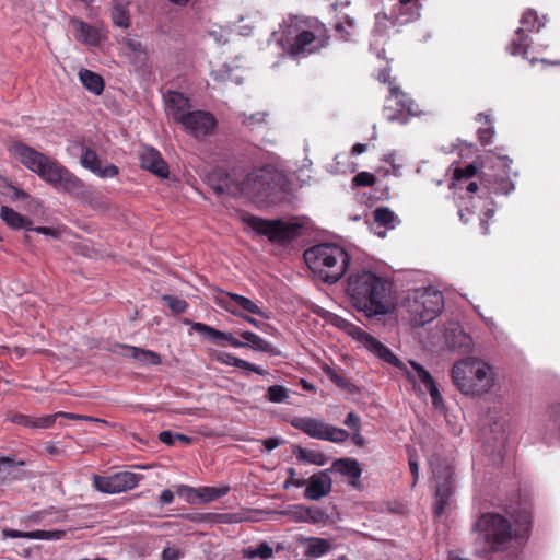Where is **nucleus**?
Returning <instances> with one entry per match:
<instances>
[{
    "label": "nucleus",
    "mask_w": 560,
    "mask_h": 560,
    "mask_svg": "<svg viewBox=\"0 0 560 560\" xmlns=\"http://www.w3.org/2000/svg\"><path fill=\"white\" fill-rule=\"evenodd\" d=\"M375 183V177L369 172H360L353 177V184L358 187H370Z\"/></svg>",
    "instance_id": "obj_50"
},
{
    "label": "nucleus",
    "mask_w": 560,
    "mask_h": 560,
    "mask_svg": "<svg viewBox=\"0 0 560 560\" xmlns=\"http://www.w3.org/2000/svg\"><path fill=\"white\" fill-rule=\"evenodd\" d=\"M341 159H346V154H337V155L335 156V164H331V165L329 166V171H330L331 173H339V172H340V168L338 167V164L340 163V160H341Z\"/></svg>",
    "instance_id": "obj_62"
},
{
    "label": "nucleus",
    "mask_w": 560,
    "mask_h": 560,
    "mask_svg": "<svg viewBox=\"0 0 560 560\" xmlns=\"http://www.w3.org/2000/svg\"><path fill=\"white\" fill-rule=\"evenodd\" d=\"M474 533L475 549L481 557L506 549L513 537L511 522L498 513L482 514L475 523Z\"/></svg>",
    "instance_id": "obj_8"
},
{
    "label": "nucleus",
    "mask_w": 560,
    "mask_h": 560,
    "mask_svg": "<svg viewBox=\"0 0 560 560\" xmlns=\"http://www.w3.org/2000/svg\"><path fill=\"white\" fill-rule=\"evenodd\" d=\"M343 423L347 427L352 428L354 431H360L361 429L360 418L353 411L348 413Z\"/></svg>",
    "instance_id": "obj_53"
},
{
    "label": "nucleus",
    "mask_w": 560,
    "mask_h": 560,
    "mask_svg": "<svg viewBox=\"0 0 560 560\" xmlns=\"http://www.w3.org/2000/svg\"><path fill=\"white\" fill-rule=\"evenodd\" d=\"M163 558L165 560H177L178 559L176 551L172 550V549H165L163 551Z\"/></svg>",
    "instance_id": "obj_64"
},
{
    "label": "nucleus",
    "mask_w": 560,
    "mask_h": 560,
    "mask_svg": "<svg viewBox=\"0 0 560 560\" xmlns=\"http://www.w3.org/2000/svg\"><path fill=\"white\" fill-rule=\"evenodd\" d=\"M182 127L196 139L210 135L217 127V119L206 110H191L180 122Z\"/></svg>",
    "instance_id": "obj_16"
},
{
    "label": "nucleus",
    "mask_w": 560,
    "mask_h": 560,
    "mask_svg": "<svg viewBox=\"0 0 560 560\" xmlns=\"http://www.w3.org/2000/svg\"><path fill=\"white\" fill-rule=\"evenodd\" d=\"M0 192L10 197L12 200H21L28 198V194L18 187L13 186L7 179L0 182Z\"/></svg>",
    "instance_id": "obj_42"
},
{
    "label": "nucleus",
    "mask_w": 560,
    "mask_h": 560,
    "mask_svg": "<svg viewBox=\"0 0 560 560\" xmlns=\"http://www.w3.org/2000/svg\"><path fill=\"white\" fill-rule=\"evenodd\" d=\"M163 300L166 302L167 306L176 314L184 313L188 306L185 300L177 296L164 295Z\"/></svg>",
    "instance_id": "obj_48"
},
{
    "label": "nucleus",
    "mask_w": 560,
    "mask_h": 560,
    "mask_svg": "<svg viewBox=\"0 0 560 560\" xmlns=\"http://www.w3.org/2000/svg\"><path fill=\"white\" fill-rule=\"evenodd\" d=\"M247 224L258 234L267 236L271 242H290L301 234L299 223L287 222L283 220H266L257 217H249Z\"/></svg>",
    "instance_id": "obj_11"
},
{
    "label": "nucleus",
    "mask_w": 560,
    "mask_h": 560,
    "mask_svg": "<svg viewBox=\"0 0 560 560\" xmlns=\"http://www.w3.org/2000/svg\"><path fill=\"white\" fill-rule=\"evenodd\" d=\"M336 32L340 34V37L345 40L352 38L355 32V21L352 18L345 16L343 21H340L335 26Z\"/></svg>",
    "instance_id": "obj_41"
},
{
    "label": "nucleus",
    "mask_w": 560,
    "mask_h": 560,
    "mask_svg": "<svg viewBox=\"0 0 560 560\" xmlns=\"http://www.w3.org/2000/svg\"><path fill=\"white\" fill-rule=\"evenodd\" d=\"M444 306V296L435 288H417L405 299V307L412 327H422L433 320Z\"/></svg>",
    "instance_id": "obj_9"
},
{
    "label": "nucleus",
    "mask_w": 560,
    "mask_h": 560,
    "mask_svg": "<svg viewBox=\"0 0 560 560\" xmlns=\"http://www.w3.org/2000/svg\"><path fill=\"white\" fill-rule=\"evenodd\" d=\"M332 467L343 476H348L353 480H358L361 476V468L355 459L340 458L335 460Z\"/></svg>",
    "instance_id": "obj_34"
},
{
    "label": "nucleus",
    "mask_w": 560,
    "mask_h": 560,
    "mask_svg": "<svg viewBox=\"0 0 560 560\" xmlns=\"http://www.w3.org/2000/svg\"><path fill=\"white\" fill-rule=\"evenodd\" d=\"M80 163L84 168L101 178H113L119 173L118 167L114 164L106 163L103 165L97 153L89 147H82Z\"/></svg>",
    "instance_id": "obj_19"
},
{
    "label": "nucleus",
    "mask_w": 560,
    "mask_h": 560,
    "mask_svg": "<svg viewBox=\"0 0 560 560\" xmlns=\"http://www.w3.org/2000/svg\"><path fill=\"white\" fill-rule=\"evenodd\" d=\"M1 219L12 229H26L31 230V221L7 206L1 207Z\"/></svg>",
    "instance_id": "obj_33"
},
{
    "label": "nucleus",
    "mask_w": 560,
    "mask_h": 560,
    "mask_svg": "<svg viewBox=\"0 0 560 560\" xmlns=\"http://www.w3.org/2000/svg\"><path fill=\"white\" fill-rule=\"evenodd\" d=\"M191 328L202 335L206 339L209 341L219 345V346H225L230 345L234 348H244V342L238 340L234 337L231 332H225L218 330L209 325H206L203 323H194L191 325Z\"/></svg>",
    "instance_id": "obj_21"
},
{
    "label": "nucleus",
    "mask_w": 560,
    "mask_h": 560,
    "mask_svg": "<svg viewBox=\"0 0 560 560\" xmlns=\"http://www.w3.org/2000/svg\"><path fill=\"white\" fill-rule=\"evenodd\" d=\"M71 23L78 32L79 40L90 46L97 45L100 43L101 35L96 27L80 20H72Z\"/></svg>",
    "instance_id": "obj_29"
},
{
    "label": "nucleus",
    "mask_w": 560,
    "mask_h": 560,
    "mask_svg": "<svg viewBox=\"0 0 560 560\" xmlns=\"http://www.w3.org/2000/svg\"><path fill=\"white\" fill-rule=\"evenodd\" d=\"M122 44L128 52L132 54L136 58H144L145 49L137 37L127 36L124 38Z\"/></svg>",
    "instance_id": "obj_44"
},
{
    "label": "nucleus",
    "mask_w": 560,
    "mask_h": 560,
    "mask_svg": "<svg viewBox=\"0 0 560 560\" xmlns=\"http://www.w3.org/2000/svg\"><path fill=\"white\" fill-rule=\"evenodd\" d=\"M10 421L12 423L25 427V428H32L34 429V418L23 415V413H15L10 418Z\"/></svg>",
    "instance_id": "obj_52"
},
{
    "label": "nucleus",
    "mask_w": 560,
    "mask_h": 560,
    "mask_svg": "<svg viewBox=\"0 0 560 560\" xmlns=\"http://www.w3.org/2000/svg\"><path fill=\"white\" fill-rule=\"evenodd\" d=\"M31 230L35 231L39 234L52 236L54 238H59L61 235V233L58 229L49 228V226H37V228H34Z\"/></svg>",
    "instance_id": "obj_55"
},
{
    "label": "nucleus",
    "mask_w": 560,
    "mask_h": 560,
    "mask_svg": "<svg viewBox=\"0 0 560 560\" xmlns=\"http://www.w3.org/2000/svg\"><path fill=\"white\" fill-rule=\"evenodd\" d=\"M267 113L265 112H258L255 114L247 115L245 113H242L238 115V118L241 119L242 125L246 127H255L258 125H261L266 121Z\"/></svg>",
    "instance_id": "obj_46"
},
{
    "label": "nucleus",
    "mask_w": 560,
    "mask_h": 560,
    "mask_svg": "<svg viewBox=\"0 0 560 560\" xmlns=\"http://www.w3.org/2000/svg\"><path fill=\"white\" fill-rule=\"evenodd\" d=\"M159 440L164 443V444H167V445H173L174 442H175V433L171 432V431H162L160 434H159Z\"/></svg>",
    "instance_id": "obj_60"
},
{
    "label": "nucleus",
    "mask_w": 560,
    "mask_h": 560,
    "mask_svg": "<svg viewBox=\"0 0 560 560\" xmlns=\"http://www.w3.org/2000/svg\"><path fill=\"white\" fill-rule=\"evenodd\" d=\"M262 443H264L266 451L270 452V451L275 450L276 447H278L279 445H281L283 443V440L280 438H269V439L264 440Z\"/></svg>",
    "instance_id": "obj_59"
},
{
    "label": "nucleus",
    "mask_w": 560,
    "mask_h": 560,
    "mask_svg": "<svg viewBox=\"0 0 560 560\" xmlns=\"http://www.w3.org/2000/svg\"><path fill=\"white\" fill-rule=\"evenodd\" d=\"M140 477L131 471H119L110 476H93V486L103 493L115 494L138 486Z\"/></svg>",
    "instance_id": "obj_15"
},
{
    "label": "nucleus",
    "mask_w": 560,
    "mask_h": 560,
    "mask_svg": "<svg viewBox=\"0 0 560 560\" xmlns=\"http://www.w3.org/2000/svg\"><path fill=\"white\" fill-rule=\"evenodd\" d=\"M230 490V487H200L198 488L197 499L202 502H211L219 498L224 497Z\"/></svg>",
    "instance_id": "obj_37"
},
{
    "label": "nucleus",
    "mask_w": 560,
    "mask_h": 560,
    "mask_svg": "<svg viewBox=\"0 0 560 560\" xmlns=\"http://www.w3.org/2000/svg\"><path fill=\"white\" fill-rule=\"evenodd\" d=\"M482 189H486L488 194H500L504 192L508 194L510 191V184L506 182L502 183V188H499L497 186H490L486 182H482Z\"/></svg>",
    "instance_id": "obj_54"
},
{
    "label": "nucleus",
    "mask_w": 560,
    "mask_h": 560,
    "mask_svg": "<svg viewBox=\"0 0 560 560\" xmlns=\"http://www.w3.org/2000/svg\"><path fill=\"white\" fill-rule=\"evenodd\" d=\"M341 327L347 331L349 336H351L354 340L360 342L371 353L382 359L386 363H389L396 368L404 370L408 380H410L413 384H417V382L421 383L424 386L425 390L429 392L432 399V404L435 407V409H442L444 407L443 397L440 394V390L433 377L431 376L429 371H427L422 365L415 361H410V369H408L392 352L390 349H388L385 345H383L381 341L365 332L360 327L346 320H342Z\"/></svg>",
    "instance_id": "obj_3"
},
{
    "label": "nucleus",
    "mask_w": 560,
    "mask_h": 560,
    "mask_svg": "<svg viewBox=\"0 0 560 560\" xmlns=\"http://www.w3.org/2000/svg\"><path fill=\"white\" fill-rule=\"evenodd\" d=\"M232 359H233V362L231 363V365L238 368V369H244V370L253 372V369H255V366H256L255 364H253L246 360L240 359V358H232Z\"/></svg>",
    "instance_id": "obj_56"
},
{
    "label": "nucleus",
    "mask_w": 560,
    "mask_h": 560,
    "mask_svg": "<svg viewBox=\"0 0 560 560\" xmlns=\"http://www.w3.org/2000/svg\"><path fill=\"white\" fill-rule=\"evenodd\" d=\"M477 120L485 126L478 129V139L482 145H488L494 133L490 115L480 113L477 115Z\"/></svg>",
    "instance_id": "obj_36"
},
{
    "label": "nucleus",
    "mask_w": 560,
    "mask_h": 560,
    "mask_svg": "<svg viewBox=\"0 0 560 560\" xmlns=\"http://www.w3.org/2000/svg\"><path fill=\"white\" fill-rule=\"evenodd\" d=\"M326 514L318 508L294 506L293 518L298 522L318 524L326 520Z\"/></svg>",
    "instance_id": "obj_30"
},
{
    "label": "nucleus",
    "mask_w": 560,
    "mask_h": 560,
    "mask_svg": "<svg viewBox=\"0 0 560 560\" xmlns=\"http://www.w3.org/2000/svg\"><path fill=\"white\" fill-rule=\"evenodd\" d=\"M452 382L466 396L479 397L489 394L497 384L495 369L487 361L468 357L456 361L451 370Z\"/></svg>",
    "instance_id": "obj_4"
},
{
    "label": "nucleus",
    "mask_w": 560,
    "mask_h": 560,
    "mask_svg": "<svg viewBox=\"0 0 560 560\" xmlns=\"http://www.w3.org/2000/svg\"><path fill=\"white\" fill-rule=\"evenodd\" d=\"M422 0H398L390 10V15L378 13L375 15L373 34L384 37L388 30L395 25H406L419 19Z\"/></svg>",
    "instance_id": "obj_10"
},
{
    "label": "nucleus",
    "mask_w": 560,
    "mask_h": 560,
    "mask_svg": "<svg viewBox=\"0 0 560 560\" xmlns=\"http://www.w3.org/2000/svg\"><path fill=\"white\" fill-rule=\"evenodd\" d=\"M214 176L219 180L213 186L218 194L244 195L255 202L264 201L273 189L272 173L266 168L248 173L241 183L223 170L217 171Z\"/></svg>",
    "instance_id": "obj_7"
},
{
    "label": "nucleus",
    "mask_w": 560,
    "mask_h": 560,
    "mask_svg": "<svg viewBox=\"0 0 560 560\" xmlns=\"http://www.w3.org/2000/svg\"><path fill=\"white\" fill-rule=\"evenodd\" d=\"M118 353L129 357L138 361L141 365H159L161 364V355L154 351L137 348L132 346L119 345Z\"/></svg>",
    "instance_id": "obj_25"
},
{
    "label": "nucleus",
    "mask_w": 560,
    "mask_h": 560,
    "mask_svg": "<svg viewBox=\"0 0 560 560\" xmlns=\"http://www.w3.org/2000/svg\"><path fill=\"white\" fill-rule=\"evenodd\" d=\"M417 113V104L399 88L392 85L389 88V96L386 98L384 106V116L388 121H397L406 124L409 116Z\"/></svg>",
    "instance_id": "obj_13"
},
{
    "label": "nucleus",
    "mask_w": 560,
    "mask_h": 560,
    "mask_svg": "<svg viewBox=\"0 0 560 560\" xmlns=\"http://www.w3.org/2000/svg\"><path fill=\"white\" fill-rule=\"evenodd\" d=\"M112 19L119 27L127 28L130 25L128 0H113Z\"/></svg>",
    "instance_id": "obj_32"
},
{
    "label": "nucleus",
    "mask_w": 560,
    "mask_h": 560,
    "mask_svg": "<svg viewBox=\"0 0 560 560\" xmlns=\"http://www.w3.org/2000/svg\"><path fill=\"white\" fill-rule=\"evenodd\" d=\"M301 541L305 545L304 555L308 558H319L332 548L329 540L320 537H305Z\"/></svg>",
    "instance_id": "obj_28"
},
{
    "label": "nucleus",
    "mask_w": 560,
    "mask_h": 560,
    "mask_svg": "<svg viewBox=\"0 0 560 560\" xmlns=\"http://www.w3.org/2000/svg\"><path fill=\"white\" fill-rule=\"evenodd\" d=\"M477 173V167L472 164L465 166L464 168H456L454 172V178L458 182L459 185L464 180H468L474 177ZM464 188V186H460Z\"/></svg>",
    "instance_id": "obj_49"
},
{
    "label": "nucleus",
    "mask_w": 560,
    "mask_h": 560,
    "mask_svg": "<svg viewBox=\"0 0 560 560\" xmlns=\"http://www.w3.org/2000/svg\"><path fill=\"white\" fill-rule=\"evenodd\" d=\"M217 302L222 308L236 316H242L240 311H245L268 318L254 301L236 293L222 292L218 295Z\"/></svg>",
    "instance_id": "obj_17"
},
{
    "label": "nucleus",
    "mask_w": 560,
    "mask_h": 560,
    "mask_svg": "<svg viewBox=\"0 0 560 560\" xmlns=\"http://www.w3.org/2000/svg\"><path fill=\"white\" fill-rule=\"evenodd\" d=\"M174 501V492L170 489H165L161 492L159 497V502L161 505L171 504Z\"/></svg>",
    "instance_id": "obj_57"
},
{
    "label": "nucleus",
    "mask_w": 560,
    "mask_h": 560,
    "mask_svg": "<svg viewBox=\"0 0 560 560\" xmlns=\"http://www.w3.org/2000/svg\"><path fill=\"white\" fill-rule=\"evenodd\" d=\"M244 557L247 559L260 558L262 560H268L272 558L273 550L269 546L268 542L262 541L256 548H247L243 551Z\"/></svg>",
    "instance_id": "obj_40"
},
{
    "label": "nucleus",
    "mask_w": 560,
    "mask_h": 560,
    "mask_svg": "<svg viewBox=\"0 0 560 560\" xmlns=\"http://www.w3.org/2000/svg\"><path fill=\"white\" fill-rule=\"evenodd\" d=\"M240 336L245 340L244 348L249 347L256 351L269 353L271 355H279L280 351L277 350L270 342L262 339L260 336H258L255 332L252 331H242L240 332Z\"/></svg>",
    "instance_id": "obj_27"
},
{
    "label": "nucleus",
    "mask_w": 560,
    "mask_h": 560,
    "mask_svg": "<svg viewBox=\"0 0 560 560\" xmlns=\"http://www.w3.org/2000/svg\"><path fill=\"white\" fill-rule=\"evenodd\" d=\"M164 98L167 114L180 125L186 115L191 112L189 98L175 91L167 92Z\"/></svg>",
    "instance_id": "obj_22"
},
{
    "label": "nucleus",
    "mask_w": 560,
    "mask_h": 560,
    "mask_svg": "<svg viewBox=\"0 0 560 560\" xmlns=\"http://www.w3.org/2000/svg\"><path fill=\"white\" fill-rule=\"evenodd\" d=\"M56 416H58L59 418L62 417V418L71 419V420H89V421L95 420L89 416H81V415L63 412V411L56 412Z\"/></svg>",
    "instance_id": "obj_58"
},
{
    "label": "nucleus",
    "mask_w": 560,
    "mask_h": 560,
    "mask_svg": "<svg viewBox=\"0 0 560 560\" xmlns=\"http://www.w3.org/2000/svg\"><path fill=\"white\" fill-rule=\"evenodd\" d=\"M57 418L59 417L56 413L34 418V429H48L54 425Z\"/></svg>",
    "instance_id": "obj_51"
},
{
    "label": "nucleus",
    "mask_w": 560,
    "mask_h": 560,
    "mask_svg": "<svg viewBox=\"0 0 560 560\" xmlns=\"http://www.w3.org/2000/svg\"><path fill=\"white\" fill-rule=\"evenodd\" d=\"M547 22L546 16L539 18L534 10H526L521 18V27L524 32H539Z\"/></svg>",
    "instance_id": "obj_35"
},
{
    "label": "nucleus",
    "mask_w": 560,
    "mask_h": 560,
    "mask_svg": "<svg viewBox=\"0 0 560 560\" xmlns=\"http://www.w3.org/2000/svg\"><path fill=\"white\" fill-rule=\"evenodd\" d=\"M346 293L352 306L370 318L388 314L393 306L392 284L364 268L350 271Z\"/></svg>",
    "instance_id": "obj_1"
},
{
    "label": "nucleus",
    "mask_w": 560,
    "mask_h": 560,
    "mask_svg": "<svg viewBox=\"0 0 560 560\" xmlns=\"http://www.w3.org/2000/svg\"><path fill=\"white\" fill-rule=\"evenodd\" d=\"M294 454L296 455L299 460H302L304 463L314 464L317 466H323L327 463V456L317 451H307L304 448L299 447Z\"/></svg>",
    "instance_id": "obj_39"
},
{
    "label": "nucleus",
    "mask_w": 560,
    "mask_h": 560,
    "mask_svg": "<svg viewBox=\"0 0 560 560\" xmlns=\"http://www.w3.org/2000/svg\"><path fill=\"white\" fill-rule=\"evenodd\" d=\"M400 223L399 218L387 207H377L373 211L371 231L381 238L386 237L387 231L394 230Z\"/></svg>",
    "instance_id": "obj_20"
},
{
    "label": "nucleus",
    "mask_w": 560,
    "mask_h": 560,
    "mask_svg": "<svg viewBox=\"0 0 560 560\" xmlns=\"http://www.w3.org/2000/svg\"><path fill=\"white\" fill-rule=\"evenodd\" d=\"M266 398L276 404L284 402L289 398V390L282 385H272L268 387Z\"/></svg>",
    "instance_id": "obj_43"
},
{
    "label": "nucleus",
    "mask_w": 560,
    "mask_h": 560,
    "mask_svg": "<svg viewBox=\"0 0 560 560\" xmlns=\"http://www.w3.org/2000/svg\"><path fill=\"white\" fill-rule=\"evenodd\" d=\"M79 79L88 91L95 95L102 94L104 80L100 74L88 69H82L79 71Z\"/></svg>",
    "instance_id": "obj_31"
},
{
    "label": "nucleus",
    "mask_w": 560,
    "mask_h": 560,
    "mask_svg": "<svg viewBox=\"0 0 560 560\" xmlns=\"http://www.w3.org/2000/svg\"><path fill=\"white\" fill-rule=\"evenodd\" d=\"M292 485L296 488L305 486L304 497L308 500L317 501L326 497L331 491L332 480L325 470L312 475L308 479L294 480L292 481Z\"/></svg>",
    "instance_id": "obj_18"
},
{
    "label": "nucleus",
    "mask_w": 560,
    "mask_h": 560,
    "mask_svg": "<svg viewBox=\"0 0 560 560\" xmlns=\"http://www.w3.org/2000/svg\"><path fill=\"white\" fill-rule=\"evenodd\" d=\"M541 434L547 444L560 441V404L549 407L541 425Z\"/></svg>",
    "instance_id": "obj_24"
},
{
    "label": "nucleus",
    "mask_w": 560,
    "mask_h": 560,
    "mask_svg": "<svg viewBox=\"0 0 560 560\" xmlns=\"http://www.w3.org/2000/svg\"><path fill=\"white\" fill-rule=\"evenodd\" d=\"M434 476V516L443 515L454 491L453 471L448 466L433 467Z\"/></svg>",
    "instance_id": "obj_14"
},
{
    "label": "nucleus",
    "mask_w": 560,
    "mask_h": 560,
    "mask_svg": "<svg viewBox=\"0 0 560 560\" xmlns=\"http://www.w3.org/2000/svg\"><path fill=\"white\" fill-rule=\"evenodd\" d=\"M304 260L311 271L322 281L332 284L346 273L349 254L341 246L322 243L304 252Z\"/></svg>",
    "instance_id": "obj_6"
},
{
    "label": "nucleus",
    "mask_w": 560,
    "mask_h": 560,
    "mask_svg": "<svg viewBox=\"0 0 560 560\" xmlns=\"http://www.w3.org/2000/svg\"><path fill=\"white\" fill-rule=\"evenodd\" d=\"M324 372L326 376L334 382L337 386L348 389L351 386V383L349 380L341 373H339L337 370L330 366H325Z\"/></svg>",
    "instance_id": "obj_45"
},
{
    "label": "nucleus",
    "mask_w": 560,
    "mask_h": 560,
    "mask_svg": "<svg viewBox=\"0 0 560 560\" xmlns=\"http://www.w3.org/2000/svg\"><path fill=\"white\" fill-rule=\"evenodd\" d=\"M368 149V145L366 144H362V143H357L352 147V154H355V155H359L363 152H365Z\"/></svg>",
    "instance_id": "obj_63"
},
{
    "label": "nucleus",
    "mask_w": 560,
    "mask_h": 560,
    "mask_svg": "<svg viewBox=\"0 0 560 560\" xmlns=\"http://www.w3.org/2000/svg\"><path fill=\"white\" fill-rule=\"evenodd\" d=\"M140 165L142 168L160 176H168V166L162 159L160 152L152 147H143L139 153Z\"/></svg>",
    "instance_id": "obj_23"
},
{
    "label": "nucleus",
    "mask_w": 560,
    "mask_h": 560,
    "mask_svg": "<svg viewBox=\"0 0 560 560\" xmlns=\"http://www.w3.org/2000/svg\"><path fill=\"white\" fill-rule=\"evenodd\" d=\"M291 425L310 438L317 440L342 443L349 438V433L345 429L330 425L320 419L312 417H295L292 419Z\"/></svg>",
    "instance_id": "obj_12"
},
{
    "label": "nucleus",
    "mask_w": 560,
    "mask_h": 560,
    "mask_svg": "<svg viewBox=\"0 0 560 560\" xmlns=\"http://www.w3.org/2000/svg\"><path fill=\"white\" fill-rule=\"evenodd\" d=\"M409 468H410V472L413 477V486L416 485L417 482V479H418V476H419V465H418V462L416 460V458L410 455L409 456Z\"/></svg>",
    "instance_id": "obj_61"
},
{
    "label": "nucleus",
    "mask_w": 560,
    "mask_h": 560,
    "mask_svg": "<svg viewBox=\"0 0 560 560\" xmlns=\"http://www.w3.org/2000/svg\"><path fill=\"white\" fill-rule=\"evenodd\" d=\"M328 38L323 24L293 18L285 24L281 44L291 57L304 58L323 49Z\"/></svg>",
    "instance_id": "obj_5"
},
{
    "label": "nucleus",
    "mask_w": 560,
    "mask_h": 560,
    "mask_svg": "<svg viewBox=\"0 0 560 560\" xmlns=\"http://www.w3.org/2000/svg\"><path fill=\"white\" fill-rule=\"evenodd\" d=\"M516 38L512 42L509 47L512 55H525L530 45V38L524 32V28H517L515 32Z\"/></svg>",
    "instance_id": "obj_38"
},
{
    "label": "nucleus",
    "mask_w": 560,
    "mask_h": 560,
    "mask_svg": "<svg viewBox=\"0 0 560 560\" xmlns=\"http://www.w3.org/2000/svg\"><path fill=\"white\" fill-rule=\"evenodd\" d=\"M63 530H32L20 532L16 529L5 528L2 530L3 538H26V539H42V540H59L65 537Z\"/></svg>",
    "instance_id": "obj_26"
},
{
    "label": "nucleus",
    "mask_w": 560,
    "mask_h": 560,
    "mask_svg": "<svg viewBox=\"0 0 560 560\" xmlns=\"http://www.w3.org/2000/svg\"><path fill=\"white\" fill-rule=\"evenodd\" d=\"M175 492L178 497L184 498L188 503H195L198 488H192L187 485H177L175 486Z\"/></svg>",
    "instance_id": "obj_47"
},
{
    "label": "nucleus",
    "mask_w": 560,
    "mask_h": 560,
    "mask_svg": "<svg viewBox=\"0 0 560 560\" xmlns=\"http://www.w3.org/2000/svg\"><path fill=\"white\" fill-rule=\"evenodd\" d=\"M10 152L26 168L36 173L43 180L51 184L56 188L78 197L91 195V191L88 190L84 183L56 160L49 159L22 142L13 143L10 147Z\"/></svg>",
    "instance_id": "obj_2"
}]
</instances>
